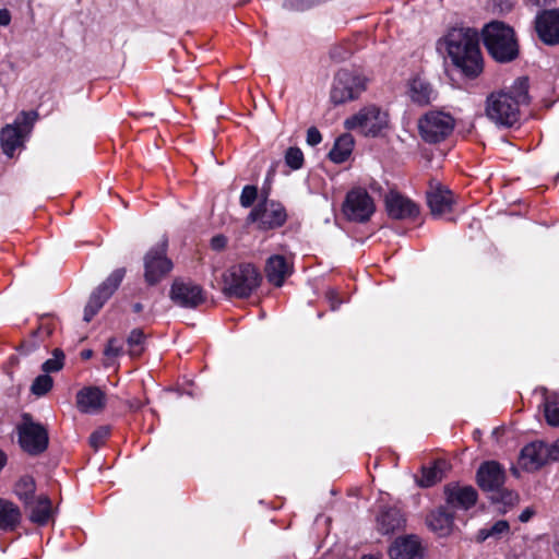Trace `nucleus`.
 <instances>
[{"mask_svg": "<svg viewBox=\"0 0 559 559\" xmlns=\"http://www.w3.org/2000/svg\"><path fill=\"white\" fill-rule=\"evenodd\" d=\"M528 79L518 78L508 91L492 93L487 98V117L499 127L511 128L520 120V107L528 105Z\"/></svg>", "mask_w": 559, "mask_h": 559, "instance_id": "nucleus-1", "label": "nucleus"}, {"mask_svg": "<svg viewBox=\"0 0 559 559\" xmlns=\"http://www.w3.org/2000/svg\"><path fill=\"white\" fill-rule=\"evenodd\" d=\"M447 50L452 63L466 76L474 79L483 71L478 33L473 28H452L447 37Z\"/></svg>", "mask_w": 559, "mask_h": 559, "instance_id": "nucleus-2", "label": "nucleus"}, {"mask_svg": "<svg viewBox=\"0 0 559 559\" xmlns=\"http://www.w3.org/2000/svg\"><path fill=\"white\" fill-rule=\"evenodd\" d=\"M483 41L489 55L498 62L507 63L519 56V45L512 27L493 21L483 28Z\"/></svg>", "mask_w": 559, "mask_h": 559, "instance_id": "nucleus-3", "label": "nucleus"}, {"mask_svg": "<svg viewBox=\"0 0 559 559\" xmlns=\"http://www.w3.org/2000/svg\"><path fill=\"white\" fill-rule=\"evenodd\" d=\"M261 278L251 263L231 265L222 275V293L227 297L248 298L260 286Z\"/></svg>", "mask_w": 559, "mask_h": 559, "instance_id": "nucleus-4", "label": "nucleus"}, {"mask_svg": "<svg viewBox=\"0 0 559 559\" xmlns=\"http://www.w3.org/2000/svg\"><path fill=\"white\" fill-rule=\"evenodd\" d=\"M367 88V78L355 70L341 69L336 72L330 98L334 105L355 100Z\"/></svg>", "mask_w": 559, "mask_h": 559, "instance_id": "nucleus-5", "label": "nucleus"}, {"mask_svg": "<svg viewBox=\"0 0 559 559\" xmlns=\"http://www.w3.org/2000/svg\"><path fill=\"white\" fill-rule=\"evenodd\" d=\"M19 444L29 455H39L46 451L49 437L46 428L33 420V417L24 413L22 420L16 427Z\"/></svg>", "mask_w": 559, "mask_h": 559, "instance_id": "nucleus-6", "label": "nucleus"}, {"mask_svg": "<svg viewBox=\"0 0 559 559\" xmlns=\"http://www.w3.org/2000/svg\"><path fill=\"white\" fill-rule=\"evenodd\" d=\"M347 130H357L366 136H377L388 127V114L374 105L361 108L344 121Z\"/></svg>", "mask_w": 559, "mask_h": 559, "instance_id": "nucleus-7", "label": "nucleus"}, {"mask_svg": "<svg viewBox=\"0 0 559 559\" xmlns=\"http://www.w3.org/2000/svg\"><path fill=\"white\" fill-rule=\"evenodd\" d=\"M455 126L454 118L447 112L432 110L418 121L420 136L427 143H438L447 139Z\"/></svg>", "mask_w": 559, "mask_h": 559, "instance_id": "nucleus-8", "label": "nucleus"}, {"mask_svg": "<svg viewBox=\"0 0 559 559\" xmlns=\"http://www.w3.org/2000/svg\"><path fill=\"white\" fill-rule=\"evenodd\" d=\"M342 211L349 222L362 224L371 218L376 212V204L365 188L357 187L346 193Z\"/></svg>", "mask_w": 559, "mask_h": 559, "instance_id": "nucleus-9", "label": "nucleus"}, {"mask_svg": "<svg viewBox=\"0 0 559 559\" xmlns=\"http://www.w3.org/2000/svg\"><path fill=\"white\" fill-rule=\"evenodd\" d=\"M247 219L257 223L259 229L266 231L282 227L287 221V213L282 203L264 197L251 210Z\"/></svg>", "mask_w": 559, "mask_h": 559, "instance_id": "nucleus-10", "label": "nucleus"}, {"mask_svg": "<svg viewBox=\"0 0 559 559\" xmlns=\"http://www.w3.org/2000/svg\"><path fill=\"white\" fill-rule=\"evenodd\" d=\"M476 480L479 488L487 492L502 493L503 503H512L514 495L512 491H504L506 472L500 463L496 461H486L480 464L476 473Z\"/></svg>", "mask_w": 559, "mask_h": 559, "instance_id": "nucleus-11", "label": "nucleus"}, {"mask_svg": "<svg viewBox=\"0 0 559 559\" xmlns=\"http://www.w3.org/2000/svg\"><path fill=\"white\" fill-rule=\"evenodd\" d=\"M36 116L37 114L34 111H22L13 123L1 129L0 143L8 157H13L15 150L22 146L25 135L32 130Z\"/></svg>", "mask_w": 559, "mask_h": 559, "instance_id": "nucleus-12", "label": "nucleus"}, {"mask_svg": "<svg viewBox=\"0 0 559 559\" xmlns=\"http://www.w3.org/2000/svg\"><path fill=\"white\" fill-rule=\"evenodd\" d=\"M126 274L124 269H117L99 284L91 294L88 301L84 308V321L90 322L96 313L103 308L105 302L120 286Z\"/></svg>", "mask_w": 559, "mask_h": 559, "instance_id": "nucleus-13", "label": "nucleus"}, {"mask_svg": "<svg viewBox=\"0 0 559 559\" xmlns=\"http://www.w3.org/2000/svg\"><path fill=\"white\" fill-rule=\"evenodd\" d=\"M167 239L151 248L144 255V277L148 285H155L173 269V262L167 258Z\"/></svg>", "mask_w": 559, "mask_h": 559, "instance_id": "nucleus-14", "label": "nucleus"}, {"mask_svg": "<svg viewBox=\"0 0 559 559\" xmlns=\"http://www.w3.org/2000/svg\"><path fill=\"white\" fill-rule=\"evenodd\" d=\"M169 297L175 305L187 309H194L204 301L202 287L181 278L173 282Z\"/></svg>", "mask_w": 559, "mask_h": 559, "instance_id": "nucleus-15", "label": "nucleus"}, {"mask_svg": "<svg viewBox=\"0 0 559 559\" xmlns=\"http://www.w3.org/2000/svg\"><path fill=\"white\" fill-rule=\"evenodd\" d=\"M535 28L544 44L549 46L559 44V9L544 10L538 13Z\"/></svg>", "mask_w": 559, "mask_h": 559, "instance_id": "nucleus-16", "label": "nucleus"}, {"mask_svg": "<svg viewBox=\"0 0 559 559\" xmlns=\"http://www.w3.org/2000/svg\"><path fill=\"white\" fill-rule=\"evenodd\" d=\"M385 209L391 218L399 221L416 219L420 212L414 201L397 192H390L385 197Z\"/></svg>", "mask_w": 559, "mask_h": 559, "instance_id": "nucleus-17", "label": "nucleus"}, {"mask_svg": "<svg viewBox=\"0 0 559 559\" xmlns=\"http://www.w3.org/2000/svg\"><path fill=\"white\" fill-rule=\"evenodd\" d=\"M426 197L427 204L433 216H441L442 214L451 212L455 203L453 192L439 182L430 183Z\"/></svg>", "mask_w": 559, "mask_h": 559, "instance_id": "nucleus-18", "label": "nucleus"}, {"mask_svg": "<svg viewBox=\"0 0 559 559\" xmlns=\"http://www.w3.org/2000/svg\"><path fill=\"white\" fill-rule=\"evenodd\" d=\"M377 530L382 535H393L404 531L406 518L402 510L395 506H383L380 508L376 519Z\"/></svg>", "mask_w": 559, "mask_h": 559, "instance_id": "nucleus-19", "label": "nucleus"}, {"mask_svg": "<svg viewBox=\"0 0 559 559\" xmlns=\"http://www.w3.org/2000/svg\"><path fill=\"white\" fill-rule=\"evenodd\" d=\"M548 454L546 442H531L521 450L519 465L528 472L537 471L548 463Z\"/></svg>", "mask_w": 559, "mask_h": 559, "instance_id": "nucleus-20", "label": "nucleus"}, {"mask_svg": "<svg viewBox=\"0 0 559 559\" xmlns=\"http://www.w3.org/2000/svg\"><path fill=\"white\" fill-rule=\"evenodd\" d=\"M447 503L455 509L468 510L477 502L478 493L473 486L449 484L444 488Z\"/></svg>", "mask_w": 559, "mask_h": 559, "instance_id": "nucleus-21", "label": "nucleus"}, {"mask_svg": "<svg viewBox=\"0 0 559 559\" xmlns=\"http://www.w3.org/2000/svg\"><path fill=\"white\" fill-rule=\"evenodd\" d=\"M105 404V393L97 386H85L76 393V407L83 414H97Z\"/></svg>", "mask_w": 559, "mask_h": 559, "instance_id": "nucleus-22", "label": "nucleus"}, {"mask_svg": "<svg viewBox=\"0 0 559 559\" xmlns=\"http://www.w3.org/2000/svg\"><path fill=\"white\" fill-rule=\"evenodd\" d=\"M391 559H424L423 547L416 535L397 538L389 549Z\"/></svg>", "mask_w": 559, "mask_h": 559, "instance_id": "nucleus-23", "label": "nucleus"}, {"mask_svg": "<svg viewBox=\"0 0 559 559\" xmlns=\"http://www.w3.org/2000/svg\"><path fill=\"white\" fill-rule=\"evenodd\" d=\"M407 95L418 106H427L437 98V92L432 85L420 76H415L408 81Z\"/></svg>", "mask_w": 559, "mask_h": 559, "instance_id": "nucleus-24", "label": "nucleus"}, {"mask_svg": "<svg viewBox=\"0 0 559 559\" xmlns=\"http://www.w3.org/2000/svg\"><path fill=\"white\" fill-rule=\"evenodd\" d=\"M292 270L290 266L285 259V257L281 254L271 255L265 265V275L267 281L276 287H281L285 278L290 275Z\"/></svg>", "mask_w": 559, "mask_h": 559, "instance_id": "nucleus-25", "label": "nucleus"}, {"mask_svg": "<svg viewBox=\"0 0 559 559\" xmlns=\"http://www.w3.org/2000/svg\"><path fill=\"white\" fill-rule=\"evenodd\" d=\"M454 522V515L445 507H440L431 511L426 518V524L430 531L438 536L443 537L451 533Z\"/></svg>", "mask_w": 559, "mask_h": 559, "instance_id": "nucleus-26", "label": "nucleus"}, {"mask_svg": "<svg viewBox=\"0 0 559 559\" xmlns=\"http://www.w3.org/2000/svg\"><path fill=\"white\" fill-rule=\"evenodd\" d=\"M55 330V323L48 316H43L39 320V325L37 330L32 333V336L28 341H25L22 344V350L24 354H28L36 349L45 338L49 337Z\"/></svg>", "mask_w": 559, "mask_h": 559, "instance_id": "nucleus-27", "label": "nucleus"}, {"mask_svg": "<svg viewBox=\"0 0 559 559\" xmlns=\"http://www.w3.org/2000/svg\"><path fill=\"white\" fill-rule=\"evenodd\" d=\"M22 513L13 502L0 499V530L4 532L14 531L21 523Z\"/></svg>", "mask_w": 559, "mask_h": 559, "instance_id": "nucleus-28", "label": "nucleus"}, {"mask_svg": "<svg viewBox=\"0 0 559 559\" xmlns=\"http://www.w3.org/2000/svg\"><path fill=\"white\" fill-rule=\"evenodd\" d=\"M354 143V138L349 133L340 135L329 152V158L335 164L344 163L350 156Z\"/></svg>", "mask_w": 559, "mask_h": 559, "instance_id": "nucleus-29", "label": "nucleus"}, {"mask_svg": "<svg viewBox=\"0 0 559 559\" xmlns=\"http://www.w3.org/2000/svg\"><path fill=\"white\" fill-rule=\"evenodd\" d=\"M29 520L38 525H45L51 515V501L47 496H40L31 504Z\"/></svg>", "mask_w": 559, "mask_h": 559, "instance_id": "nucleus-30", "label": "nucleus"}, {"mask_svg": "<svg viewBox=\"0 0 559 559\" xmlns=\"http://www.w3.org/2000/svg\"><path fill=\"white\" fill-rule=\"evenodd\" d=\"M36 490V484L32 476H22L14 487V492L25 506L34 503V495Z\"/></svg>", "mask_w": 559, "mask_h": 559, "instance_id": "nucleus-31", "label": "nucleus"}, {"mask_svg": "<svg viewBox=\"0 0 559 559\" xmlns=\"http://www.w3.org/2000/svg\"><path fill=\"white\" fill-rule=\"evenodd\" d=\"M510 531V525L506 520H499L489 527L479 530L477 539L478 542H485L486 539L493 537L496 539L507 535Z\"/></svg>", "mask_w": 559, "mask_h": 559, "instance_id": "nucleus-32", "label": "nucleus"}, {"mask_svg": "<svg viewBox=\"0 0 559 559\" xmlns=\"http://www.w3.org/2000/svg\"><path fill=\"white\" fill-rule=\"evenodd\" d=\"M144 342L145 335L143 331L141 329H133L127 338L130 356H140L144 350Z\"/></svg>", "mask_w": 559, "mask_h": 559, "instance_id": "nucleus-33", "label": "nucleus"}, {"mask_svg": "<svg viewBox=\"0 0 559 559\" xmlns=\"http://www.w3.org/2000/svg\"><path fill=\"white\" fill-rule=\"evenodd\" d=\"M64 365V353L60 348H56L52 352V357L47 359L41 365V370L48 374L50 372H57L63 368Z\"/></svg>", "mask_w": 559, "mask_h": 559, "instance_id": "nucleus-34", "label": "nucleus"}, {"mask_svg": "<svg viewBox=\"0 0 559 559\" xmlns=\"http://www.w3.org/2000/svg\"><path fill=\"white\" fill-rule=\"evenodd\" d=\"M441 480V472L437 466L423 467L418 485L428 488Z\"/></svg>", "mask_w": 559, "mask_h": 559, "instance_id": "nucleus-35", "label": "nucleus"}, {"mask_svg": "<svg viewBox=\"0 0 559 559\" xmlns=\"http://www.w3.org/2000/svg\"><path fill=\"white\" fill-rule=\"evenodd\" d=\"M53 381L49 374H40L32 383L31 391L37 396H43L50 391Z\"/></svg>", "mask_w": 559, "mask_h": 559, "instance_id": "nucleus-36", "label": "nucleus"}, {"mask_svg": "<svg viewBox=\"0 0 559 559\" xmlns=\"http://www.w3.org/2000/svg\"><path fill=\"white\" fill-rule=\"evenodd\" d=\"M304 153L299 147L292 146L286 150L285 163L290 169H300L304 166Z\"/></svg>", "mask_w": 559, "mask_h": 559, "instance_id": "nucleus-37", "label": "nucleus"}, {"mask_svg": "<svg viewBox=\"0 0 559 559\" xmlns=\"http://www.w3.org/2000/svg\"><path fill=\"white\" fill-rule=\"evenodd\" d=\"M545 417L550 426H559V399H550L545 403Z\"/></svg>", "mask_w": 559, "mask_h": 559, "instance_id": "nucleus-38", "label": "nucleus"}, {"mask_svg": "<svg viewBox=\"0 0 559 559\" xmlns=\"http://www.w3.org/2000/svg\"><path fill=\"white\" fill-rule=\"evenodd\" d=\"M354 52L353 47L349 44L335 45L330 49V57L336 61L342 62L348 59Z\"/></svg>", "mask_w": 559, "mask_h": 559, "instance_id": "nucleus-39", "label": "nucleus"}, {"mask_svg": "<svg viewBox=\"0 0 559 559\" xmlns=\"http://www.w3.org/2000/svg\"><path fill=\"white\" fill-rule=\"evenodd\" d=\"M258 198V188L255 186L247 185L242 188L240 194V205L245 209L252 206Z\"/></svg>", "mask_w": 559, "mask_h": 559, "instance_id": "nucleus-40", "label": "nucleus"}, {"mask_svg": "<svg viewBox=\"0 0 559 559\" xmlns=\"http://www.w3.org/2000/svg\"><path fill=\"white\" fill-rule=\"evenodd\" d=\"M109 428L108 427H99L95 431L92 432L90 436V444L95 450H97L99 447L104 444L106 439L109 437Z\"/></svg>", "mask_w": 559, "mask_h": 559, "instance_id": "nucleus-41", "label": "nucleus"}, {"mask_svg": "<svg viewBox=\"0 0 559 559\" xmlns=\"http://www.w3.org/2000/svg\"><path fill=\"white\" fill-rule=\"evenodd\" d=\"M123 353V345L115 337L108 340L104 349V355L107 358H116Z\"/></svg>", "mask_w": 559, "mask_h": 559, "instance_id": "nucleus-42", "label": "nucleus"}, {"mask_svg": "<svg viewBox=\"0 0 559 559\" xmlns=\"http://www.w3.org/2000/svg\"><path fill=\"white\" fill-rule=\"evenodd\" d=\"M322 141V135L317 127H310L307 130L306 142L310 146H316Z\"/></svg>", "mask_w": 559, "mask_h": 559, "instance_id": "nucleus-43", "label": "nucleus"}, {"mask_svg": "<svg viewBox=\"0 0 559 559\" xmlns=\"http://www.w3.org/2000/svg\"><path fill=\"white\" fill-rule=\"evenodd\" d=\"M547 450L549 454L547 455L549 461H559V439H557L554 443H547Z\"/></svg>", "mask_w": 559, "mask_h": 559, "instance_id": "nucleus-44", "label": "nucleus"}, {"mask_svg": "<svg viewBox=\"0 0 559 559\" xmlns=\"http://www.w3.org/2000/svg\"><path fill=\"white\" fill-rule=\"evenodd\" d=\"M227 239L223 235H217L212 238L211 240V247L213 250L219 251L223 250L226 247Z\"/></svg>", "mask_w": 559, "mask_h": 559, "instance_id": "nucleus-45", "label": "nucleus"}, {"mask_svg": "<svg viewBox=\"0 0 559 559\" xmlns=\"http://www.w3.org/2000/svg\"><path fill=\"white\" fill-rule=\"evenodd\" d=\"M493 3L501 12H509L514 5V0H493Z\"/></svg>", "mask_w": 559, "mask_h": 559, "instance_id": "nucleus-46", "label": "nucleus"}, {"mask_svg": "<svg viewBox=\"0 0 559 559\" xmlns=\"http://www.w3.org/2000/svg\"><path fill=\"white\" fill-rule=\"evenodd\" d=\"M11 22V13L7 9H0V26H8Z\"/></svg>", "mask_w": 559, "mask_h": 559, "instance_id": "nucleus-47", "label": "nucleus"}, {"mask_svg": "<svg viewBox=\"0 0 559 559\" xmlns=\"http://www.w3.org/2000/svg\"><path fill=\"white\" fill-rule=\"evenodd\" d=\"M534 513H535V511L533 509L526 508L519 515V520L522 523L528 522L532 519V516L534 515Z\"/></svg>", "mask_w": 559, "mask_h": 559, "instance_id": "nucleus-48", "label": "nucleus"}, {"mask_svg": "<svg viewBox=\"0 0 559 559\" xmlns=\"http://www.w3.org/2000/svg\"><path fill=\"white\" fill-rule=\"evenodd\" d=\"M328 298L330 299L332 310H336L337 307L340 306V301L337 300L336 293L334 290L329 292Z\"/></svg>", "mask_w": 559, "mask_h": 559, "instance_id": "nucleus-49", "label": "nucleus"}, {"mask_svg": "<svg viewBox=\"0 0 559 559\" xmlns=\"http://www.w3.org/2000/svg\"><path fill=\"white\" fill-rule=\"evenodd\" d=\"M143 310V305L141 302H135L132 306V311L139 313Z\"/></svg>", "mask_w": 559, "mask_h": 559, "instance_id": "nucleus-50", "label": "nucleus"}, {"mask_svg": "<svg viewBox=\"0 0 559 559\" xmlns=\"http://www.w3.org/2000/svg\"><path fill=\"white\" fill-rule=\"evenodd\" d=\"M93 356V352L91 349H84L82 353H81V357L83 359H90L91 357Z\"/></svg>", "mask_w": 559, "mask_h": 559, "instance_id": "nucleus-51", "label": "nucleus"}, {"mask_svg": "<svg viewBox=\"0 0 559 559\" xmlns=\"http://www.w3.org/2000/svg\"><path fill=\"white\" fill-rule=\"evenodd\" d=\"M552 548H554V551L559 556V534L555 538Z\"/></svg>", "mask_w": 559, "mask_h": 559, "instance_id": "nucleus-52", "label": "nucleus"}, {"mask_svg": "<svg viewBox=\"0 0 559 559\" xmlns=\"http://www.w3.org/2000/svg\"><path fill=\"white\" fill-rule=\"evenodd\" d=\"M7 461L5 454L0 450V469L4 466Z\"/></svg>", "mask_w": 559, "mask_h": 559, "instance_id": "nucleus-53", "label": "nucleus"}, {"mask_svg": "<svg viewBox=\"0 0 559 559\" xmlns=\"http://www.w3.org/2000/svg\"><path fill=\"white\" fill-rule=\"evenodd\" d=\"M360 559H378L372 555H364Z\"/></svg>", "mask_w": 559, "mask_h": 559, "instance_id": "nucleus-54", "label": "nucleus"}]
</instances>
